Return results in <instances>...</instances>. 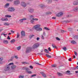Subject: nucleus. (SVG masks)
<instances>
[{
    "label": "nucleus",
    "mask_w": 78,
    "mask_h": 78,
    "mask_svg": "<svg viewBox=\"0 0 78 78\" xmlns=\"http://www.w3.org/2000/svg\"><path fill=\"white\" fill-rule=\"evenodd\" d=\"M39 44L37 43L34 44L32 46V48L31 47H29L27 48L26 51V53H29L30 51H32V50H33V49H36V48H37L39 47Z\"/></svg>",
    "instance_id": "f257e3e1"
},
{
    "label": "nucleus",
    "mask_w": 78,
    "mask_h": 78,
    "mask_svg": "<svg viewBox=\"0 0 78 78\" xmlns=\"http://www.w3.org/2000/svg\"><path fill=\"white\" fill-rule=\"evenodd\" d=\"M40 27L41 25L37 24L34 26L33 27V29H34L36 31H42V29L40 28Z\"/></svg>",
    "instance_id": "f03ea898"
},
{
    "label": "nucleus",
    "mask_w": 78,
    "mask_h": 78,
    "mask_svg": "<svg viewBox=\"0 0 78 78\" xmlns=\"http://www.w3.org/2000/svg\"><path fill=\"white\" fill-rule=\"evenodd\" d=\"M12 65L14 64L13 63H9V65L6 66L5 67L4 70H5V71H8V70H9L10 69V66H11V65H12Z\"/></svg>",
    "instance_id": "7ed1b4c3"
},
{
    "label": "nucleus",
    "mask_w": 78,
    "mask_h": 78,
    "mask_svg": "<svg viewBox=\"0 0 78 78\" xmlns=\"http://www.w3.org/2000/svg\"><path fill=\"white\" fill-rule=\"evenodd\" d=\"M8 10L10 12H13L15 11V9L13 7H10L8 9Z\"/></svg>",
    "instance_id": "20e7f679"
},
{
    "label": "nucleus",
    "mask_w": 78,
    "mask_h": 78,
    "mask_svg": "<svg viewBox=\"0 0 78 78\" xmlns=\"http://www.w3.org/2000/svg\"><path fill=\"white\" fill-rule=\"evenodd\" d=\"M14 4L15 5H17L20 4V1L19 0H16L14 2Z\"/></svg>",
    "instance_id": "39448f33"
},
{
    "label": "nucleus",
    "mask_w": 78,
    "mask_h": 78,
    "mask_svg": "<svg viewBox=\"0 0 78 78\" xmlns=\"http://www.w3.org/2000/svg\"><path fill=\"white\" fill-rule=\"evenodd\" d=\"M63 15V12H60L59 13H58L56 15V16L57 17H61Z\"/></svg>",
    "instance_id": "423d86ee"
},
{
    "label": "nucleus",
    "mask_w": 78,
    "mask_h": 78,
    "mask_svg": "<svg viewBox=\"0 0 78 78\" xmlns=\"http://www.w3.org/2000/svg\"><path fill=\"white\" fill-rule=\"evenodd\" d=\"M73 5H78V1H75L73 2Z\"/></svg>",
    "instance_id": "0eeeda50"
},
{
    "label": "nucleus",
    "mask_w": 78,
    "mask_h": 78,
    "mask_svg": "<svg viewBox=\"0 0 78 78\" xmlns=\"http://www.w3.org/2000/svg\"><path fill=\"white\" fill-rule=\"evenodd\" d=\"M22 6H23V7H25L27 6V4L26 3H25L24 2H22L21 4Z\"/></svg>",
    "instance_id": "6e6552de"
},
{
    "label": "nucleus",
    "mask_w": 78,
    "mask_h": 78,
    "mask_svg": "<svg viewBox=\"0 0 78 78\" xmlns=\"http://www.w3.org/2000/svg\"><path fill=\"white\" fill-rule=\"evenodd\" d=\"M21 34L22 37V36H25V31H22L21 32Z\"/></svg>",
    "instance_id": "1a4fd4ad"
},
{
    "label": "nucleus",
    "mask_w": 78,
    "mask_h": 78,
    "mask_svg": "<svg viewBox=\"0 0 78 78\" xmlns=\"http://www.w3.org/2000/svg\"><path fill=\"white\" fill-rule=\"evenodd\" d=\"M73 11L75 12L78 11V8L77 7L74 8L73 9Z\"/></svg>",
    "instance_id": "9d476101"
},
{
    "label": "nucleus",
    "mask_w": 78,
    "mask_h": 78,
    "mask_svg": "<svg viewBox=\"0 0 78 78\" xmlns=\"http://www.w3.org/2000/svg\"><path fill=\"white\" fill-rule=\"evenodd\" d=\"M27 20V19H26L25 18H23V19H22L20 20V22H23V21L24 20Z\"/></svg>",
    "instance_id": "9b49d317"
},
{
    "label": "nucleus",
    "mask_w": 78,
    "mask_h": 78,
    "mask_svg": "<svg viewBox=\"0 0 78 78\" xmlns=\"http://www.w3.org/2000/svg\"><path fill=\"white\" fill-rule=\"evenodd\" d=\"M52 46L53 48H57V47L56 46V45L55 44H52Z\"/></svg>",
    "instance_id": "f8f14e48"
},
{
    "label": "nucleus",
    "mask_w": 78,
    "mask_h": 78,
    "mask_svg": "<svg viewBox=\"0 0 78 78\" xmlns=\"http://www.w3.org/2000/svg\"><path fill=\"white\" fill-rule=\"evenodd\" d=\"M28 11L30 12H33V11H34V9H28Z\"/></svg>",
    "instance_id": "ddd939ff"
},
{
    "label": "nucleus",
    "mask_w": 78,
    "mask_h": 78,
    "mask_svg": "<svg viewBox=\"0 0 78 78\" xmlns=\"http://www.w3.org/2000/svg\"><path fill=\"white\" fill-rule=\"evenodd\" d=\"M40 7L41 8H45V6L42 4H41L40 5Z\"/></svg>",
    "instance_id": "4468645a"
},
{
    "label": "nucleus",
    "mask_w": 78,
    "mask_h": 78,
    "mask_svg": "<svg viewBox=\"0 0 78 78\" xmlns=\"http://www.w3.org/2000/svg\"><path fill=\"white\" fill-rule=\"evenodd\" d=\"M16 67V66L14 65H12L11 66V69H15Z\"/></svg>",
    "instance_id": "2eb2a0df"
},
{
    "label": "nucleus",
    "mask_w": 78,
    "mask_h": 78,
    "mask_svg": "<svg viewBox=\"0 0 78 78\" xmlns=\"http://www.w3.org/2000/svg\"><path fill=\"white\" fill-rule=\"evenodd\" d=\"M15 41H16L15 40H14V39H13L11 41L10 43L11 44H14V43L15 42Z\"/></svg>",
    "instance_id": "dca6fc26"
},
{
    "label": "nucleus",
    "mask_w": 78,
    "mask_h": 78,
    "mask_svg": "<svg viewBox=\"0 0 78 78\" xmlns=\"http://www.w3.org/2000/svg\"><path fill=\"white\" fill-rule=\"evenodd\" d=\"M2 61H3V58H0V64H3V62H2Z\"/></svg>",
    "instance_id": "f3484780"
},
{
    "label": "nucleus",
    "mask_w": 78,
    "mask_h": 78,
    "mask_svg": "<svg viewBox=\"0 0 78 78\" xmlns=\"http://www.w3.org/2000/svg\"><path fill=\"white\" fill-rule=\"evenodd\" d=\"M22 69L23 70H29V69L28 68L26 67H24L23 68H22Z\"/></svg>",
    "instance_id": "a211bd4d"
},
{
    "label": "nucleus",
    "mask_w": 78,
    "mask_h": 78,
    "mask_svg": "<svg viewBox=\"0 0 78 78\" xmlns=\"http://www.w3.org/2000/svg\"><path fill=\"white\" fill-rule=\"evenodd\" d=\"M41 73L42 75V76H43L44 77H46V75L43 72Z\"/></svg>",
    "instance_id": "6ab92c4d"
},
{
    "label": "nucleus",
    "mask_w": 78,
    "mask_h": 78,
    "mask_svg": "<svg viewBox=\"0 0 78 78\" xmlns=\"http://www.w3.org/2000/svg\"><path fill=\"white\" fill-rule=\"evenodd\" d=\"M57 74L58 76H62V73H57Z\"/></svg>",
    "instance_id": "aec40b11"
},
{
    "label": "nucleus",
    "mask_w": 78,
    "mask_h": 78,
    "mask_svg": "<svg viewBox=\"0 0 78 78\" xmlns=\"http://www.w3.org/2000/svg\"><path fill=\"white\" fill-rule=\"evenodd\" d=\"M71 43H72V44H76V42L74 40H73L71 41Z\"/></svg>",
    "instance_id": "412c9836"
},
{
    "label": "nucleus",
    "mask_w": 78,
    "mask_h": 78,
    "mask_svg": "<svg viewBox=\"0 0 78 78\" xmlns=\"http://www.w3.org/2000/svg\"><path fill=\"white\" fill-rule=\"evenodd\" d=\"M26 72H27V73H29V74H31V73H32V72L31 71H29L27 70Z\"/></svg>",
    "instance_id": "4be33fe9"
},
{
    "label": "nucleus",
    "mask_w": 78,
    "mask_h": 78,
    "mask_svg": "<svg viewBox=\"0 0 78 78\" xmlns=\"http://www.w3.org/2000/svg\"><path fill=\"white\" fill-rule=\"evenodd\" d=\"M44 51H45V53H49V51H48V50L47 49H45L44 50Z\"/></svg>",
    "instance_id": "5701e85b"
},
{
    "label": "nucleus",
    "mask_w": 78,
    "mask_h": 78,
    "mask_svg": "<svg viewBox=\"0 0 78 78\" xmlns=\"http://www.w3.org/2000/svg\"><path fill=\"white\" fill-rule=\"evenodd\" d=\"M46 56L47 57V58H51V55H49L48 54H46Z\"/></svg>",
    "instance_id": "b1692460"
},
{
    "label": "nucleus",
    "mask_w": 78,
    "mask_h": 78,
    "mask_svg": "<svg viewBox=\"0 0 78 78\" xmlns=\"http://www.w3.org/2000/svg\"><path fill=\"white\" fill-rule=\"evenodd\" d=\"M9 5V3H7L5 5V8H6Z\"/></svg>",
    "instance_id": "393cba45"
},
{
    "label": "nucleus",
    "mask_w": 78,
    "mask_h": 78,
    "mask_svg": "<svg viewBox=\"0 0 78 78\" xmlns=\"http://www.w3.org/2000/svg\"><path fill=\"white\" fill-rule=\"evenodd\" d=\"M3 43L4 44H8V41H6V40H4L3 41Z\"/></svg>",
    "instance_id": "a878e982"
},
{
    "label": "nucleus",
    "mask_w": 78,
    "mask_h": 78,
    "mask_svg": "<svg viewBox=\"0 0 78 78\" xmlns=\"http://www.w3.org/2000/svg\"><path fill=\"white\" fill-rule=\"evenodd\" d=\"M44 30H47L48 31H49L50 30V29L48 28L47 27H44Z\"/></svg>",
    "instance_id": "bb28decb"
},
{
    "label": "nucleus",
    "mask_w": 78,
    "mask_h": 78,
    "mask_svg": "<svg viewBox=\"0 0 78 78\" xmlns=\"http://www.w3.org/2000/svg\"><path fill=\"white\" fill-rule=\"evenodd\" d=\"M20 48H21V46H20L19 47H17V50H20Z\"/></svg>",
    "instance_id": "cd10ccee"
},
{
    "label": "nucleus",
    "mask_w": 78,
    "mask_h": 78,
    "mask_svg": "<svg viewBox=\"0 0 78 78\" xmlns=\"http://www.w3.org/2000/svg\"><path fill=\"white\" fill-rule=\"evenodd\" d=\"M70 71H67L66 72V73L68 75H70Z\"/></svg>",
    "instance_id": "c85d7f7f"
},
{
    "label": "nucleus",
    "mask_w": 78,
    "mask_h": 78,
    "mask_svg": "<svg viewBox=\"0 0 78 78\" xmlns=\"http://www.w3.org/2000/svg\"><path fill=\"white\" fill-rule=\"evenodd\" d=\"M20 36V34H19V32H17V38H19Z\"/></svg>",
    "instance_id": "c756f323"
},
{
    "label": "nucleus",
    "mask_w": 78,
    "mask_h": 78,
    "mask_svg": "<svg viewBox=\"0 0 78 78\" xmlns=\"http://www.w3.org/2000/svg\"><path fill=\"white\" fill-rule=\"evenodd\" d=\"M4 25L5 26H9V24L7 23H4Z\"/></svg>",
    "instance_id": "7c9ffc66"
},
{
    "label": "nucleus",
    "mask_w": 78,
    "mask_h": 78,
    "mask_svg": "<svg viewBox=\"0 0 78 78\" xmlns=\"http://www.w3.org/2000/svg\"><path fill=\"white\" fill-rule=\"evenodd\" d=\"M63 50H64V51H66L67 50V48H66L65 47H63L62 48Z\"/></svg>",
    "instance_id": "2f4dec72"
},
{
    "label": "nucleus",
    "mask_w": 78,
    "mask_h": 78,
    "mask_svg": "<svg viewBox=\"0 0 78 78\" xmlns=\"http://www.w3.org/2000/svg\"><path fill=\"white\" fill-rule=\"evenodd\" d=\"M51 14V12H46V14Z\"/></svg>",
    "instance_id": "473e14b6"
},
{
    "label": "nucleus",
    "mask_w": 78,
    "mask_h": 78,
    "mask_svg": "<svg viewBox=\"0 0 78 78\" xmlns=\"http://www.w3.org/2000/svg\"><path fill=\"white\" fill-rule=\"evenodd\" d=\"M74 38L75 39H78V35H76L75 36H74Z\"/></svg>",
    "instance_id": "72a5a7b5"
},
{
    "label": "nucleus",
    "mask_w": 78,
    "mask_h": 78,
    "mask_svg": "<svg viewBox=\"0 0 78 78\" xmlns=\"http://www.w3.org/2000/svg\"><path fill=\"white\" fill-rule=\"evenodd\" d=\"M5 16L6 17H11V16L9 15H5Z\"/></svg>",
    "instance_id": "f704fd0d"
},
{
    "label": "nucleus",
    "mask_w": 78,
    "mask_h": 78,
    "mask_svg": "<svg viewBox=\"0 0 78 78\" xmlns=\"http://www.w3.org/2000/svg\"><path fill=\"white\" fill-rule=\"evenodd\" d=\"M32 20H36V21H37V20H38V19L37 18H33Z\"/></svg>",
    "instance_id": "c9c22d12"
},
{
    "label": "nucleus",
    "mask_w": 78,
    "mask_h": 78,
    "mask_svg": "<svg viewBox=\"0 0 78 78\" xmlns=\"http://www.w3.org/2000/svg\"><path fill=\"white\" fill-rule=\"evenodd\" d=\"M22 63L23 64H28V63L26 62H22Z\"/></svg>",
    "instance_id": "e433bc0d"
},
{
    "label": "nucleus",
    "mask_w": 78,
    "mask_h": 78,
    "mask_svg": "<svg viewBox=\"0 0 78 78\" xmlns=\"http://www.w3.org/2000/svg\"><path fill=\"white\" fill-rule=\"evenodd\" d=\"M33 36H34V35H30V37H29L30 38V39H31V38H32V37H33Z\"/></svg>",
    "instance_id": "4c0bfd02"
},
{
    "label": "nucleus",
    "mask_w": 78,
    "mask_h": 78,
    "mask_svg": "<svg viewBox=\"0 0 78 78\" xmlns=\"http://www.w3.org/2000/svg\"><path fill=\"white\" fill-rule=\"evenodd\" d=\"M33 36H34V35H30V37H29L30 38V39H31V38H32V37H33Z\"/></svg>",
    "instance_id": "58836bf2"
},
{
    "label": "nucleus",
    "mask_w": 78,
    "mask_h": 78,
    "mask_svg": "<svg viewBox=\"0 0 78 78\" xmlns=\"http://www.w3.org/2000/svg\"><path fill=\"white\" fill-rule=\"evenodd\" d=\"M48 3H51L52 2L51 0H48Z\"/></svg>",
    "instance_id": "ea45409f"
},
{
    "label": "nucleus",
    "mask_w": 78,
    "mask_h": 78,
    "mask_svg": "<svg viewBox=\"0 0 78 78\" xmlns=\"http://www.w3.org/2000/svg\"><path fill=\"white\" fill-rule=\"evenodd\" d=\"M34 20H30V22L31 23H34Z\"/></svg>",
    "instance_id": "a19ab883"
},
{
    "label": "nucleus",
    "mask_w": 78,
    "mask_h": 78,
    "mask_svg": "<svg viewBox=\"0 0 78 78\" xmlns=\"http://www.w3.org/2000/svg\"><path fill=\"white\" fill-rule=\"evenodd\" d=\"M36 74H34L33 75H32L31 76V77H34V76H36Z\"/></svg>",
    "instance_id": "79ce46f5"
},
{
    "label": "nucleus",
    "mask_w": 78,
    "mask_h": 78,
    "mask_svg": "<svg viewBox=\"0 0 78 78\" xmlns=\"http://www.w3.org/2000/svg\"><path fill=\"white\" fill-rule=\"evenodd\" d=\"M76 68H72V70H76Z\"/></svg>",
    "instance_id": "37998d69"
},
{
    "label": "nucleus",
    "mask_w": 78,
    "mask_h": 78,
    "mask_svg": "<svg viewBox=\"0 0 78 78\" xmlns=\"http://www.w3.org/2000/svg\"><path fill=\"white\" fill-rule=\"evenodd\" d=\"M56 38L57 41H60V38H58V37H56Z\"/></svg>",
    "instance_id": "c03bdc74"
},
{
    "label": "nucleus",
    "mask_w": 78,
    "mask_h": 78,
    "mask_svg": "<svg viewBox=\"0 0 78 78\" xmlns=\"http://www.w3.org/2000/svg\"><path fill=\"white\" fill-rule=\"evenodd\" d=\"M74 52L75 55H76V56H77V55H78V54H77V53H76V52L75 51H74Z\"/></svg>",
    "instance_id": "a18cd8bd"
},
{
    "label": "nucleus",
    "mask_w": 78,
    "mask_h": 78,
    "mask_svg": "<svg viewBox=\"0 0 78 78\" xmlns=\"http://www.w3.org/2000/svg\"><path fill=\"white\" fill-rule=\"evenodd\" d=\"M35 64H37L38 65H39V66H41V64H39V63L35 62Z\"/></svg>",
    "instance_id": "49530a36"
},
{
    "label": "nucleus",
    "mask_w": 78,
    "mask_h": 78,
    "mask_svg": "<svg viewBox=\"0 0 78 78\" xmlns=\"http://www.w3.org/2000/svg\"><path fill=\"white\" fill-rule=\"evenodd\" d=\"M8 20L7 18H4V21H7Z\"/></svg>",
    "instance_id": "de8ad7c7"
},
{
    "label": "nucleus",
    "mask_w": 78,
    "mask_h": 78,
    "mask_svg": "<svg viewBox=\"0 0 78 78\" xmlns=\"http://www.w3.org/2000/svg\"><path fill=\"white\" fill-rule=\"evenodd\" d=\"M52 67H56V65H53L51 66Z\"/></svg>",
    "instance_id": "09e8293b"
},
{
    "label": "nucleus",
    "mask_w": 78,
    "mask_h": 78,
    "mask_svg": "<svg viewBox=\"0 0 78 78\" xmlns=\"http://www.w3.org/2000/svg\"><path fill=\"white\" fill-rule=\"evenodd\" d=\"M23 78V76H19V78Z\"/></svg>",
    "instance_id": "8fccbe9b"
},
{
    "label": "nucleus",
    "mask_w": 78,
    "mask_h": 78,
    "mask_svg": "<svg viewBox=\"0 0 78 78\" xmlns=\"http://www.w3.org/2000/svg\"><path fill=\"white\" fill-rule=\"evenodd\" d=\"M30 69H33V67L31 66H30Z\"/></svg>",
    "instance_id": "3c124183"
},
{
    "label": "nucleus",
    "mask_w": 78,
    "mask_h": 78,
    "mask_svg": "<svg viewBox=\"0 0 78 78\" xmlns=\"http://www.w3.org/2000/svg\"><path fill=\"white\" fill-rule=\"evenodd\" d=\"M30 19H31L32 18H33V17H34V16L32 15L30 16Z\"/></svg>",
    "instance_id": "603ef678"
},
{
    "label": "nucleus",
    "mask_w": 78,
    "mask_h": 78,
    "mask_svg": "<svg viewBox=\"0 0 78 78\" xmlns=\"http://www.w3.org/2000/svg\"><path fill=\"white\" fill-rule=\"evenodd\" d=\"M48 50H49V51H51V48H48Z\"/></svg>",
    "instance_id": "864d4df0"
},
{
    "label": "nucleus",
    "mask_w": 78,
    "mask_h": 78,
    "mask_svg": "<svg viewBox=\"0 0 78 78\" xmlns=\"http://www.w3.org/2000/svg\"><path fill=\"white\" fill-rule=\"evenodd\" d=\"M14 57L15 59H18V57H17V56H14Z\"/></svg>",
    "instance_id": "5fc2aeb1"
},
{
    "label": "nucleus",
    "mask_w": 78,
    "mask_h": 78,
    "mask_svg": "<svg viewBox=\"0 0 78 78\" xmlns=\"http://www.w3.org/2000/svg\"><path fill=\"white\" fill-rule=\"evenodd\" d=\"M61 32L62 33H64V32H66V31H65L64 30H61Z\"/></svg>",
    "instance_id": "6e6d98bb"
},
{
    "label": "nucleus",
    "mask_w": 78,
    "mask_h": 78,
    "mask_svg": "<svg viewBox=\"0 0 78 78\" xmlns=\"http://www.w3.org/2000/svg\"><path fill=\"white\" fill-rule=\"evenodd\" d=\"M5 20V18H1V20H2V21H4V20Z\"/></svg>",
    "instance_id": "4d7b16f0"
},
{
    "label": "nucleus",
    "mask_w": 78,
    "mask_h": 78,
    "mask_svg": "<svg viewBox=\"0 0 78 78\" xmlns=\"http://www.w3.org/2000/svg\"><path fill=\"white\" fill-rule=\"evenodd\" d=\"M41 38L42 39H44V36H43V35L41 36Z\"/></svg>",
    "instance_id": "13d9d810"
},
{
    "label": "nucleus",
    "mask_w": 78,
    "mask_h": 78,
    "mask_svg": "<svg viewBox=\"0 0 78 78\" xmlns=\"http://www.w3.org/2000/svg\"><path fill=\"white\" fill-rule=\"evenodd\" d=\"M69 61H72V58H69Z\"/></svg>",
    "instance_id": "bf43d9fd"
},
{
    "label": "nucleus",
    "mask_w": 78,
    "mask_h": 78,
    "mask_svg": "<svg viewBox=\"0 0 78 78\" xmlns=\"http://www.w3.org/2000/svg\"><path fill=\"white\" fill-rule=\"evenodd\" d=\"M39 39H40V38H39V37H37V41H39Z\"/></svg>",
    "instance_id": "052dcab7"
},
{
    "label": "nucleus",
    "mask_w": 78,
    "mask_h": 78,
    "mask_svg": "<svg viewBox=\"0 0 78 78\" xmlns=\"http://www.w3.org/2000/svg\"><path fill=\"white\" fill-rule=\"evenodd\" d=\"M7 1H8L9 2H12L13 0H7Z\"/></svg>",
    "instance_id": "680f3d73"
},
{
    "label": "nucleus",
    "mask_w": 78,
    "mask_h": 78,
    "mask_svg": "<svg viewBox=\"0 0 78 78\" xmlns=\"http://www.w3.org/2000/svg\"><path fill=\"white\" fill-rule=\"evenodd\" d=\"M7 39H9V40L10 39V37H9V36H8V37H7Z\"/></svg>",
    "instance_id": "e2e57ef3"
},
{
    "label": "nucleus",
    "mask_w": 78,
    "mask_h": 78,
    "mask_svg": "<svg viewBox=\"0 0 78 78\" xmlns=\"http://www.w3.org/2000/svg\"><path fill=\"white\" fill-rule=\"evenodd\" d=\"M3 35H4V36L5 37H6L5 36L6 35H7V34H5V33H4V34H3Z\"/></svg>",
    "instance_id": "0e129e2a"
},
{
    "label": "nucleus",
    "mask_w": 78,
    "mask_h": 78,
    "mask_svg": "<svg viewBox=\"0 0 78 78\" xmlns=\"http://www.w3.org/2000/svg\"><path fill=\"white\" fill-rule=\"evenodd\" d=\"M14 57H12L11 58V60H12L13 59H14Z\"/></svg>",
    "instance_id": "69168bd1"
},
{
    "label": "nucleus",
    "mask_w": 78,
    "mask_h": 78,
    "mask_svg": "<svg viewBox=\"0 0 78 78\" xmlns=\"http://www.w3.org/2000/svg\"><path fill=\"white\" fill-rule=\"evenodd\" d=\"M43 35L44 36H45V32H43Z\"/></svg>",
    "instance_id": "338daca9"
},
{
    "label": "nucleus",
    "mask_w": 78,
    "mask_h": 78,
    "mask_svg": "<svg viewBox=\"0 0 78 78\" xmlns=\"http://www.w3.org/2000/svg\"><path fill=\"white\" fill-rule=\"evenodd\" d=\"M52 19H56V18H55V17H52Z\"/></svg>",
    "instance_id": "774afa93"
}]
</instances>
